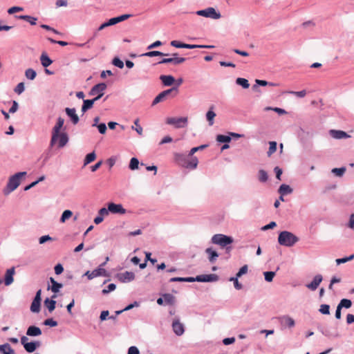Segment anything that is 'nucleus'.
I'll return each mask as SVG.
<instances>
[{
  "mask_svg": "<svg viewBox=\"0 0 354 354\" xmlns=\"http://www.w3.org/2000/svg\"><path fill=\"white\" fill-rule=\"evenodd\" d=\"M174 161L180 167L195 169L196 168L198 161L196 157H190L182 153H174Z\"/></svg>",
  "mask_w": 354,
  "mask_h": 354,
  "instance_id": "1",
  "label": "nucleus"
},
{
  "mask_svg": "<svg viewBox=\"0 0 354 354\" xmlns=\"http://www.w3.org/2000/svg\"><path fill=\"white\" fill-rule=\"evenodd\" d=\"M298 241L299 239L295 234L288 231L281 232L278 237L279 243L287 247L292 246Z\"/></svg>",
  "mask_w": 354,
  "mask_h": 354,
  "instance_id": "2",
  "label": "nucleus"
},
{
  "mask_svg": "<svg viewBox=\"0 0 354 354\" xmlns=\"http://www.w3.org/2000/svg\"><path fill=\"white\" fill-rule=\"evenodd\" d=\"M178 91L176 87H173L160 93L152 102L151 105L155 106L157 104L165 101L168 98H172L178 95Z\"/></svg>",
  "mask_w": 354,
  "mask_h": 354,
  "instance_id": "3",
  "label": "nucleus"
},
{
  "mask_svg": "<svg viewBox=\"0 0 354 354\" xmlns=\"http://www.w3.org/2000/svg\"><path fill=\"white\" fill-rule=\"evenodd\" d=\"M234 239L232 237L222 234H216L212 237V242L222 248L226 247L227 245L232 243Z\"/></svg>",
  "mask_w": 354,
  "mask_h": 354,
  "instance_id": "4",
  "label": "nucleus"
},
{
  "mask_svg": "<svg viewBox=\"0 0 354 354\" xmlns=\"http://www.w3.org/2000/svg\"><path fill=\"white\" fill-rule=\"evenodd\" d=\"M64 120L62 117H59L57 120L55 125L52 129V137L50 140V146H53L56 144L57 140V136L60 133V131L64 126Z\"/></svg>",
  "mask_w": 354,
  "mask_h": 354,
  "instance_id": "5",
  "label": "nucleus"
},
{
  "mask_svg": "<svg viewBox=\"0 0 354 354\" xmlns=\"http://www.w3.org/2000/svg\"><path fill=\"white\" fill-rule=\"evenodd\" d=\"M26 174V172H19L12 176V177H10L7 185L8 193L14 191L15 189L18 187V186L20 184L21 178L24 176Z\"/></svg>",
  "mask_w": 354,
  "mask_h": 354,
  "instance_id": "6",
  "label": "nucleus"
},
{
  "mask_svg": "<svg viewBox=\"0 0 354 354\" xmlns=\"http://www.w3.org/2000/svg\"><path fill=\"white\" fill-rule=\"evenodd\" d=\"M196 13L197 15L214 19H218L221 17V14L216 12L212 7H209L205 10H198Z\"/></svg>",
  "mask_w": 354,
  "mask_h": 354,
  "instance_id": "7",
  "label": "nucleus"
},
{
  "mask_svg": "<svg viewBox=\"0 0 354 354\" xmlns=\"http://www.w3.org/2000/svg\"><path fill=\"white\" fill-rule=\"evenodd\" d=\"M171 56L172 57H170V58H164V59H162L161 61H160L158 62V64H161L171 63L174 65H178V64H180L185 62V58H184V57H178V53H173L171 55Z\"/></svg>",
  "mask_w": 354,
  "mask_h": 354,
  "instance_id": "8",
  "label": "nucleus"
},
{
  "mask_svg": "<svg viewBox=\"0 0 354 354\" xmlns=\"http://www.w3.org/2000/svg\"><path fill=\"white\" fill-rule=\"evenodd\" d=\"M187 122V118H168L167 124L174 125L176 128L184 127Z\"/></svg>",
  "mask_w": 354,
  "mask_h": 354,
  "instance_id": "9",
  "label": "nucleus"
},
{
  "mask_svg": "<svg viewBox=\"0 0 354 354\" xmlns=\"http://www.w3.org/2000/svg\"><path fill=\"white\" fill-rule=\"evenodd\" d=\"M116 278L122 283H127L135 279V274L132 272L126 271L117 274Z\"/></svg>",
  "mask_w": 354,
  "mask_h": 354,
  "instance_id": "10",
  "label": "nucleus"
},
{
  "mask_svg": "<svg viewBox=\"0 0 354 354\" xmlns=\"http://www.w3.org/2000/svg\"><path fill=\"white\" fill-rule=\"evenodd\" d=\"M108 208L109 212L112 214H124L127 213V210L121 204L109 203H108Z\"/></svg>",
  "mask_w": 354,
  "mask_h": 354,
  "instance_id": "11",
  "label": "nucleus"
},
{
  "mask_svg": "<svg viewBox=\"0 0 354 354\" xmlns=\"http://www.w3.org/2000/svg\"><path fill=\"white\" fill-rule=\"evenodd\" d=\"M106 85L104 83H100L95 85L89 92L90 95H104V91Z\"/></svg>",
  "mask_w": 354,
  "mask_h": 354,
  "instance_id": "12",
  "label": "nucleus"
},
{
  "mask_svg": "<svg viewBox=\"0 0 354 354\" xmlns=\"http://www.w3.org/2000/svg\"><path fill=\"white\" fill-rule=\"evenodd\" d=\"M106 273V270L104 268H99L93 271H87L85 273V275L88 277V279H92L95 277L104 275Z\"/></svg>",
  "mask_w": 354,
  "mask_h": 354,
  "instance_id": "13",
  "label": "nucleus"
},
{
  "mask_svg": "<svg viewBox=\"0 0 354 354\" xmlns=\"http://www.w3.org/2000/svg\"><path fill=\"white\" fill-rule=\"evenodd\" d=\"M197 281L200 282H209V281H215L218 279V276L214 274H202L197 276L196 277Z\"/></svg>",
  "mask_w": 354,
  "mask_h": 354,
  "instance_id": "14",
  "label": "nucleus"
},
{
  "mask_svg": "<svg viewBox=\"0 0 354 354\" xmlns=\"http://www.w3.org/2000/svg\"><path fill=\"white\" fill-rule=\"evenodd\" d=\"M15 273V270L14 267L6 270L4 278V283L6 286H10L13 282V276Z\"/></svg>",
  "mask_w": 354,
  "mask_h": 354,
  "instance_id": "15",
  "label": "nucleus"
},
{
  "mask_svg": "<svg viewBox=\"0 0 354 354\" xmlns=\"http://www.w3.org/2000/svg\"><path fill=\"white\" fill-rule=\"evenodd\" d=\"M329 134L335 139H343L350 138V136L346 132L341 130L331 129Z\"/></svg>",
  "mask_w": 354,
  "mask_h": 354,
  "instance_id": "16",
  "label": "nucleus"
},
{
  "mask_svg": "<svg viewBox=\"0 0 354 354\" xmlns=\"http://www.w3.org/2000/svg\"><path fill=\"white\" fill-rule=\"evenodd\" d=\"M172 328L176 335L180 336L184 333V326L178 320H175L172 324Z\"/></svg>",
  "mask_w": 354,
  "mask_h": 354,
  "instance_id": "17",
  "label": "nucleus"
},
{
  "mask_svg": "<svg viewBox=\"0 0 354 354\" xmlns=\"http://www.w3.org/2000/svg\"><path fill=\"white\" fill-rule=\"evenodd\" d=\"M322 275L317 274L314 277V279L311 281V283L307 284L306 286L308 288H309L312 290H315L318 288V286L320 284V283L322 282Z\"/></svg>",
  "mask_w": 354,
  "mask_h": 354,
  "instance_id": "18",
  "label": "nucleus"
},
{
  "mask_svg": "<svg viewBox=\"0 0 354 354\" xmlns=\"http://www.w3.org/2000/svg\"><path fill=\"white\" fill-rule=\"evenodd\" d=\"M66 113L68 117L71 118L72 122L74 124H76L79 122V117L76 114V111L74 108H66L65 109Z\"/></svg>",
  "mask_w": 354,
  "mask_h": 354,
  "instance_id": "19",
  "label": "nucleus"
},
{
  "mask_svg": "<svg viewBox=\"0 0 354 354\" xmlns=\"http://www.w3.org/2000/svg\"><path fill=\"white\" fill-rule=\"evenodd\" d=\"M58 141V147L59 148L64 147L68 141V137L66 132H62L59 133V136H57V140Z\"/></svg>",
  "mask_w": 354,
  "mask_h": 354,
  "instance_id": "20",
  "label": "nucleus"
},
{
  "mask_svg": "<svg viewBox=\"0 0 354 354\" xmlns=\"http://www.w3.org/2000/svg\"><path fill=\"white\" fill-rule=\"evenodd\" d=\"M131 16V15L126 14V15H122L117 17L111 18L108 21L109 25V26L115 25L118 23H120L121 21H123L129 19Z\"/></svg>",
  "mask_w": 354,
  "mask_h": 354,
  "instance_id": "21",
  "label": "nucleus"
},
{
  "mask_svg": "<svg viewBox=\"0 0 354 354\" xmlns=\"http://www.w3.org/2000/svg\"><path fill=\"white\" fill-rule=\"evenodd\" d=\"M41 334V329L35 326H30L28 327L26 335L28 336H39Z\"/></svg>",
  "mask_w": 354,
  "mask_h": 354,
  "instance_id": "22",
  "label": "nucleus"
},
{
  "mask_svg": "<svg viewBox=\"0 0 354 354\" xmlns=\"http://www.w3.org/2000/svg\"><path fill=\"white\" fill-rule=\"evenodd\" d=\"M160 79L162 81V84L165 86H167L172 85L175 82L174 77L171 75H160Z\"/></svg>",
  "mask_w": 354,
  "mask_h": 354,
  "instance_id": "23",
  "label": "nucleus"
},
{
  "mask_svg": "<svg viewBox=\"0 0 354 354\" xmlns=\"http://www.w3.org/2000/svg\"><path fill=\"white\" fill-rule=\"evenodd\" d=\"M39 346H40L39 342H28L27 344H25V346L24 347L27 352L32 353Z\"/></svg>",
  "mask_w": 354,
  "mask_h": 354,
  "instance_id": "24",
  "label": "nucleus"
},
{
  "mask_svg": "<svg viewBox=\"0 0 354 354\" xmlns=\"http://www.w3.org/2000/svg\"><path fill=\"white\" fill-rule=\"evenodd\" d=\"M0 353L1 354H15L14 350L8 343L0 345Z\"/></svg>",
  "mask_w": 354,
  "mask_h": 354,
  "instance_id": "25",
  "label": "nucleus"
},
{
  "mask_svg": "<svg viewBox=\"0 0 354 354\" xmlns=\"http://www.w3.org/2000/svg\"><path fill=\"white\" fill-rule=\"evenodd\" d=\"M41 64L44 67L49 66L53 61L50 59V57L47 55L46 53H43L40 57Z\"/></svg>",
  "mask_w": 354,
  "mask_h": 354,
  "instance_id": "26",
  "label": "nucleus"
},
{
  "mask_svg": "<svg viewBox=\"0 0 354 354\" xmlns=\"http://www.w3.org/2000/svg\"><path fill=\"white\" fill-rule=\"evenodd\" d=\"M164 304L167 305H174L175 303V297L171 294H165L162 295Z\"/></svg>",
  "mask_w": 354,
  "mask_h": 354,
  "instance_id": "27",
  "label": "nucleus"
},
{
  "mask_svg": "<svg viewBox=\"0 0 354 354\" xmlns=\"http://www.w3.org/2000/svg\"><path fill=\"white\" fill-rule=\"evenodd\" d=\"M44 305L50 312H52L55 308L56 301L53 299L46 298L44 301Z\"/></svg>",
  "mask_w": 354,
  "mask_h": 354,
  "instance_id": "28",
  "label": "nucleus"
},
{
  "mask_svg": "<svg viewBox=\"0 0 354 354\" xmlns=\"http://www.w3.org/2000/svg\"><path fill=\"white\" fill-rule=\"evenodd\" d=\"M94 104V100H84L83 105L82 106V111L85 113L87 110L91 109Z\"/></svg>",
  "mask_w": 354,
  "mask_h": 354,
  "instance_id": "29",
  "label": "nucleus"
},
{
  "mask_svg": "<svg viewBox=\"0 0 354 354\" xmlns=\"http://www.w3.org/2000/svg\"><path fill=\"white\" fill-rule=\"evenodd\" d=\"M292 191V189H291V187L289 185L285 184L281 185L279 189V192L282 196L290 194Z\"/></svg>",
  "mask_w": 354,
  "mask_h": 354,
  "instance_id": "30",
  "label": "nucleus"
},
{
  "mask_svg": "<svg viewBox=\"0 0 354 354\" xmlns=\"http://www.w3.org/2000/svg\"><path fill=\"white\" fill-rule=\"evenodd\" d=\"M50 280L52 283L51 290L55 293L58 292L62 287V284L57 283L53 277H50Z\"/></svg>",
  "mask_w": 354,
  "mask_h": 354,
  "instance_id": "31",
  "label": "nucleus"
},
{
  "mask_svg": "<svg viewBox=\"0 0 354 354\" xmlns=\"http://www.w3.org/2000/svg\"><path fill=\"white\" fill-rule=\"evenodd\" d=\"M205 252L209 254V260L210 262H214L216 258L218 257V253L210 248H207Z\"/></svg>",
  "mask_w": 354,
  "mask_h": 354,
  "instance_id": "32",
  "label": "nucleus"
},
{
  "mask_svg": "<svg viewBox=\"0 0 354 354\" xmlns=\"http://www.w3.org/2000/svg\"><path fill=\"white\" fill-rule=\"evenodd\" d=\"M236 83L238 85L241 86L243 88H248L250 86V84L248 80L242 77H238L236 80Z\"/></svg>",
  "mask_w": 354,
  "mask_h": 354,
  "instance_id": "33",
  "label": "nucleus"
},
{
  "mask_svg": "<svg viewBox=\"0 0 354 354\" xmlns=\"http://www.w3.org/2000/svg\"><path fill=\"white\" fill-rule=\"evenodd\" d=\"M17 17L20 19H24V20L29 22L31 25L36 24L37 18H35V17H31L29 15H20Z\"/></svg>",
  "mask_w": 354,
  "mask_h": 354,
  "instance_id": "34",
  "label": "nucleus"
},
{
  "mask_svg": "<svg viewBox=\"0 0 354 354\" xmlns=\"http://www.w3.org/2000/svg\"><path fill=\"white\" fill-rule=\"evenodd\" d=\"M142 55L145 56V57H155V56H167V55H168V54H165V53H163L160 51H158V50H153V51H149V52L145 53Z\"/></svg>",
  "mask_w": 354,
  "mask_h": 354,
  "instance_id": "35",
  "label": "nucleus"
},
{
  "mask_svg": "<svg viewBox=\"0 0 354 354\" xmlns=\"http://www.w3.org/2000/svg\"><path fill=\"white\" fill-rule=\"evenodd\" d=\"M352 306V302L350 299H342L337 306L341 309L342 308H349Z\"/></svg>",
  "mask_w": 354,
  "mask_h": 354,
  "instance_id": "36",
  "label": "nucleus"
},
{
  "mask_svg": "<svg viewBox=\"0 0 354 354\" xmlns=\"http://www.w3.org/2000/svg\"><path fill=\"white\" fill-rule=\"evenodd\" d=\"M281 319L282 322L290 328L295 326L294 319L289 316H284L281 318Z\"/></svg>",
  "mask_w": 354,
  "mask_h": 354,
  "instance_id": "37",
  "label": "nucleus"
},
{
  "mask_svg": "<svg viewBox=\"0 0 354 354\" xmlns=\"http://www.w3.org/2000/svg\"><path fill=\"white\" fill-rule=\"evenodd\" d=\"M73 215V212L71 210H65L60 218L61 223H65V221L69 219Z\"/></svg>",
  "mask_w": 354,
  "mask_h": 354,
  "instance_id": "38",
  "label": "nucleus"
},
{
  "mask_svg": "<svg viewBox=\"0 0 354 354\" xmlns=\"http://www.w3.org/2000/svg\"><path fill=\"white\" fill-rule=\"evenodd\" d=\"M25 75L27 79L33 80L36 77L37 73L35 70L28 68L26 71Z\"/></svg>",
  "mask_w": 354,
  "mask_h": 354,
  "instance_id": "39",
  "label": "nucleus"
},
{
  "mask_svg": "<svg viewBox=\"0 0 354 354\" xmlns=\"http://www.w3.org/2000/svg\"><path fill=\"white\" fill-rule=\"evenodd\" d=\"M268 174L267 172L263 170V169H261L259 171V181L262 182V183H265L268 180Z\"/></svg>",
  "mask_w": 354,
  "mask_h": 354,
  "instance_id": "40",
  "label": "nucleus"
},
{
  "mask_svg": "<svg viewBox=\"0 0 354 354\" xmlns=\"http://www.w3.org/2000/svg\"><path fill=\"white\" fill-rule=\"evenodd\" d=\"M41 303L39 301H32L30 306V310L32 313H39L40 311Z\"/></svg>",
  "mask_w": 354,
  "mask_h": 354,
  "instance_id": "41",
  "label": "nucleus"
},
{
  "mask_svg": "<svg viewBox=\"0 0 354 354\" xmlns=\"http://www.w3.org/2000/svg\"><path fill=\"white\" fill-rule=\"evenodd\" d=\"M96 155L95 152H91L86 156L84 159V165L89 164L90 162L94 161L95 160Z\"/></svg>",
  "mask_w": 354,
  "mask_h": 354,
  "instance_id": "42",
  "label": "nucleus"
},
{
  "mask_svg": "<svg viewBox=\"0 0 354 354\" xmlns=\"http://www.w3.org/2000/svg\"><path fill=\"white\" fill-rule=\"evenodd\" d=\"M215 116L216 113L212 110H209L206 113V118L207 121L209 122V125H212L214 124V118H215Z\"/></svg>",
  "mask_w": 354,
  "mask_h": 354,
  "instance_id": "43",
  "label": "nucleus"
},
{
  "mask_svg": "<svg viewBox=\"0 0 354 354\" xmlns=\"http://www.w3.org/2000/svg\"><path fill=\"white\" fill-rule=\"evenodd\" d=\"M269 149L268 151V156H270L277 151V142L275 141H270L269 142Z\"/></svg>",
  "mask_w": 354,
  "mask_h": 354,
  "instance_id": "44",
  "label": "nucleus"
},
{
  "mask_svg": "<svg viewBox=\"0 0 354 354\" xmlns=\"http://www.w3.org/2000/svg\"><path fill=\"white\" fill-rule=\"evenodd\" d=\"M214 48V46H202V45H194V44H184V48L194 49V48Z\"/></svg>",
  "mask_w": 354,
  "mask_h": 354,
  "instance_id": "45",
  "label": "nucleus"
},
{
  "mask_svg": "<svg viewBox=\"0 0 354 354\" xmlns=\"http://www.w3.org/2000/svg\"><path fill=\"white\" fill-rule=\"evenodd\" d=\"M139 161L136 158H132L130 160L129 163V169L131 170H135L138 168Z\"/></svg>",
  "mask_w": 354,
  "mask_h": 354,
  "instance_id": "46",
  "label": "nucleus"
},
{
  "mask_svg": "<svg viewBox=\"0 0 354 354\" xmlns=\"http://www.w3.org/2000/svg\"><path fill=\"white\" fill-rule=\"evenodd\" d=\"M216 140L219 142H229L231 140V138L228 136L220 134L217 136Z\"/></svg>",
  "mask_w": 354,
  "mask_h": 354,
  "instance_id": "47",
  "label": "nucleus"
},
{
  "mask_svg": "<svg viewBox=\"0 0 354 354\" xmlns=\"http://www.w3.org/2000/svg\"><path fill=\"white\" fill-rule=\"evenodd\" d=\"M134 124L136 125V127L134 128V127L133 126L132 129H135L140 136H142L143 130L142 127L139 124V119H136L134 121Z\"/></svg>",
  "mask_w": 354,
  "mask_h": 354,
  "instance_id": "48",
  "label": "nucleus"
},
{
  "mask_svg": "<svg viewBox=\"0 0 354 354\" xmlns=\"http://www.w3.org/2000/svg\"><path fill=\"white\" fill-rule=\"evenodd\" d=\"M330 306L328 304H322L320 306L319 312L324 315L330 314Z\"/></svg>",
  "mask_w": 354,
  "mask_h": 354,
  "instance_id": "49",
  "label": "nucleus"
},
{
  "mask_svg": "<svg viewBox=\"0 0 354 354\" xmlns=\"http://www.w3.org/2000/svg\"><path fill=\"white\" fill-rule=\"evenodd\" d=\"M346 169L344 167L334 168L332 169V172L337 176H342L344 174Z\"/></svg>",
  "mask_w": 354,
  "mask_h": 354,
  "instance_id": "50",
  "label": "nucleus"
},
{
  "mask_svg": "<svg viewBox=\"0 0 354 354\" xmlns=\"http://www.w3.org/2000/svg\"><path fill=\"white\" fill-rule=\"evenodd\" d=\"M354 259V254H351L350 255L349 257H345V258H342V259H336V263L337 265H339L341 263H344L348 261H351L352 259Z\"/></svg>",
  "mask_w": 354,
  "mask_h": 354,
  "instance_id": "51",
  "label": "nucleus"
},
{
  "mask_svg": "<svg viewBox=\"0 0 354 354\" xmlns=\"http://www.w3.org/2000/svg\"><path fill=\"white\" fill-rule=\"evenodd\" d=\"M274 276H275L274 272L270 271V272H264L265 280L266 281H268V282L272 281Z\"/></svg>",
  "mask_w": 354,
  "mask_h": 354,
  "instance_id": "52",
  "label": "nucleus"
},
{
  "mask_svg": "<svg viewBox=\"0 0 354 354\" xmlns=\"http://www.w3.org/2000/svg\"><path fill=\"white\" fill-rule=\"evenodd\" d=\"M112 64L120 68H122L124 67L123 62L118 57H115L112 61Z\"/></svg>",
  "mask_w": 354,
  "mask_h": 354,
  "instance_id": "53",
  "label": "nucleus"
},
{
  "mask_svg": "<svg viewBox=\"0 0 354 354\" xmlns=\"http://www.w3.org/2000/svg\"><path fill=\"white\" fill-rule=\"evenodd\" d=\"M24 84L23 82L19 83L15 88V92L17 94H21L24 91Z\"/></svg>",
  "mask_w": 354,
  "mask_h": 354,
  "instance_id": "54",
  "label": "nucleus"
},
{
  "mask_svg": "<svg viewBox=\"0 0 354 354\" xmlns=\"http://www.w3.org/2000/svg\"><path fill=\"white\" fill-rule=\"evenodd\" d=\"M288 93L299 97H304L306 95V91L305 90L300 91H289Z\"/></svg>",
  "mask_w": 354,
  "mask_h": 354,
  "instance_id": "55",
  "label": "nucleus"
},
{
  "mask_svg": "<svg viewBox=\"0 0 354 354\" xmlns=\"http://www.w3.org/2000/svg\"><path fill=\"white\" fill-rule=\"evenodd\" d=\"M248 268L247 265L242 266L240 268L239 271L236 273V277H240L243 274H246L248 272Z\"/></svg>",
  "mask_w": 354,
  "mask_h": 354,
  "instance_id": "56",
  "label": "nucleus"
},
{
  "mask_svg": "<svg viewBox=\"0 0 354 354\" xmlns=\"http://www.w3.org/2000/svg\"><path fill=\"white\" fill-rule=\"evenodd\" d=\"M44 325L55 327L57 326V322L53 319H47L44 322Z\"/></svg>",
  "mask_w": 354,
  "mask_h": 354,
  "instance_id": "57",
  "label": "nucleus"
},
{
  "mask_svg": "<svg viewBox=\"0 0 354 354\" xmlns=\"http://www.w3.org/2000/svg\"><path fill=\"white\" fill-rule=\"evenodd\" d=\"M238 277H231L230 281H234V288L237 290H241L242 288V284L240 283L238 281Z\"/></svg>",
  "mask_w": 354,
  "mask_h": 354,
  "instance_id": "58",
  "label": "nucleus"
},
{
  "mask_svg": "<svg viewBox=\"0 0 354 354\" xmlns=\"http://www.w3.org/2000/svg\"><path fill=\"white\" fill-rule=\"evenodd\" d=\"M23 10V8L18 7V6H14L8 9V12L10 15L14 14L17 12H20Z\"/></svg>",
  "mask_w": 354,
  "mask_h": 354,
  "instance_id": "59",
  "label": "nucleus"
},
{
  "mask_svg": "<svg viewBox=\"0 0 354 354\" xmlns=\"http://www.w3.org/2000/svg\"><path fill=\"white\" fill-rule=\"evenodd\" d=\"M116 286L114 283H110L108 286H107V289H104L102 290V293L103 294H107L113 290H114L115 289Z\"/></svg>",
  "mask_w": 354,
  "mask_h": 354,
  "instance_id": "60",
  "label": "nucleus"
},
{
  "mask_svg": "<svg viewBox=\"0 0 354 354\" xmlns=\"http://www.w3.org/2000/svg\"><path fill=\"white\" fill-rule=\"evenodd\" d=\"M55 272L56 274H60L64 271V268L62 264L58 263L55 266Z\"/></svg>",
  "mask_w": 354,
  "mask_h": 354,
  "instance_id": "61",
  "label": "nucleus"
},
{
  "mask_svg": "<svg viewBox=\"0 0 354 354\" xmlns=\"http://www.w3.org/2000/svg\"><path fill=\"white\" fill-rule=\"evenodd\" d=\"M109 212H110L108 207L107 209L105 207H102L99 210L98 214L104 218V216H106L109 214Z\"/></svg>",
  "mask_w": 354,
  "mask_h": 354,
  "instance_id": "62",
  "label": "nucleus"
},
{
  "mask_svg": "<svg viewBox=\"0 0 354 354\" xmlns=\"http://www.w3.org/2000/svg\"><path fill=\"white\" fill-rule=\"evenodd\" d=\"M99 132L102 134H104L106 131V126L104 123H101L97 126Z\"/></svg>",
  "mask_w": 354,
  "mask_h": 354,
  "instance_id": "63",
  "label": "nucleus"
},
{
  "mask_svg": "<svg viewBox=\"0 0 354 354\" xmlns=\"http://www.w3.org/2000/svg\"><path fill=\"white\" fill-rule=\"evenodd\" d=\"M128 354H140V351L137 347L131 346L128 350Z\"/></svg>",
  "mask_w": 354,
  "mask_h": 354,
  "instance_id": "64",
  "label": "nucleus"
}]
</instances>
